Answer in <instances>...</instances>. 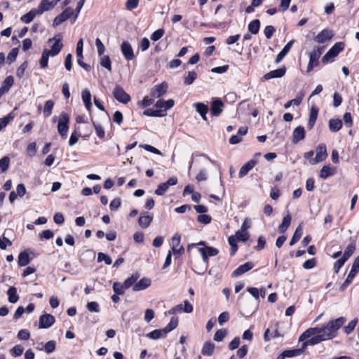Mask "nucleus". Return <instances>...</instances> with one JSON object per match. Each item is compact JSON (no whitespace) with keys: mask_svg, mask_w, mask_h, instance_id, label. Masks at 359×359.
Instances as JSON below:
<instances>
[{"mask_svg":"<svg viewBox=\"0 0 359 359\" xmlns=\"http://www.w3.org/2000/svg\"><path fill=\"white\" fill-rule=\"evenodd\" d=\"M292 217L288 213L283 219L282 223L278 226V231L280 233H284L291 223Z\"/></svg>","mask_w":359,"mask_h":359,"instance_id":"nucleus-34","label":"nucleus"},{"mask_svg":"<svg viewBox=\"0 0 359 359\" xmlns=\"http://www.w3.org/2000/svg\"><path fill=\"white\" fill-rule=\"evenodd\" d=\"M167 89L168 84L165 82H163L153 88L151 95L155 97H160L166 93Z\"/></svg>","mask_w":359,"mask_h":359,"instance_id":"nucleus-18","label":"nucleus"},{"mask_svg":"<svg viewBox=\"0 0 359 359\" xmlns=\"http://www.w3.org/2000/svg\"><path fill=\"white\" fill-rule=\"evenodd\" d=\"M55 319L51 314L41 315L39 320V327L40 329H47L51 327L55 323Z\"/></svg>","mask_w":359,"mask_h":359,"instance_id":"nucleus-12","label":"nucleus"},{"mask_svg":"<svg viewBox=\"0 0 359 359\" xmlns=\"http://www.w3.org/2000/svg\"><path fill=\"white\" fill-rule=\"evenodd\" d=\"M223 107L224 103L221 100L217 99L214 100L210 107L211 114L215 116H219L222 113Z\"/></svg>","mask_w":359,"mask_h":359,"instance_id":"nucleus-19","label":"nucleus"},{"mask_svg":"<svg viewBox=\"0 0 359 359\" xmlns=\"http://www.w3.org/2000/svg\"><path fill=\"white\" fill-rule=\"evenodd\" d=\"M305 138V130L302 126L297 127L292 133V142L297 143Z\"/></svg>","mask_w":359,"mask_h":359,"instance_id":"nucleus-23","label":"nucleus"},{"mask_svg":"<svg viewBox=\"0 0 359 359\" xmlns=\"http://www.w3.org/2000/svg\"><path fill=\"white\" fill-rule=\"evenodd\" d=\"M196 77H197L196 72H195L194 71L189 72L188 75L184 78V82L186 85H191L193 83V82L196 79Z\"/></svg>","mask_w":359,"mask_h":359,"instance_id":"nucleus-53","label":"nucleus"},{"mask_svg":"<svg viewBox=\"0 0 359 359\" xmlns=\"http://www.w3.org/2000/svg\"><path fill=\"white\" fill-rule=\"evenodd\" d=\"M36 15H40L36 8H32L29 12L23 15L20 20L25 23H30Z\"/></svg>","mask_w":359,"mask_h":359,"instance_id":"nucleus-31","label":"nucleus"},{"mask_svg":"<svg viewBox=\"0 0 359 359\" xmlns=\"http://www.w3.org/2000/svg\"><path fill=\"white\" fill-rule=\"evenodd\" d=\"M177 183V178L175 177H170L165 182L160 184L157 189L155 190L154 194L158 196L163 195L168 189L170 186L176 185Z\"/></svg>","mask_w":359,"mask_h":359,"instance_id":"nucleus-10","label":"nucleus"},{"mask_svg":"<svg viewBox=\"0 0 359 359\" xmlns=\"http://www.w3.org/2000/svg\"><path fill=\"white\" fill-rule=\"evenodd\" d=\"M276 29L271 25L266 26L264 29V33L266 39H270L274 34Z\"/></svg>","mask_w":359,"mask_h":359,"instance_id":"nucleus-63","label":"nucleus"},{"mask_svg":"<svg viewBox=\"0 0 359 359\" xmlns=\"http://www.w3.org/2000/svg\"><path fill=\"white\" fill-rule=\"evenodd\" d=\"M153 220V215L147 212L141 213L138 219L139 225L143 228H147Z\"/></svg>","mask_w":359,"mask_h":359,"instance_id":"nucleus-16","label":"nucleus"},{"mask_svg":"<svg viewBox=\"0 0 359 359\" xmlns=\"http://www.w3.org/2000/svg\"><path fill=\"white\" fill-rule=\"evenodd\" d=\"M254 267V264L248 262L245 263L244 264L238 266L233 272L232 276H241L245 272H248V271L251 270Z\"/></svg>","mask_w":359,"mask_h":359,"instance_id":"nucleus-21","label":"nucleus"},{"mask_svg":"<svg viewBox=\"0 0 359 359\" xmlns=\"http://www.w3.org/2000/svg\"><path fill=\"white\" fill-rule=\"evenodd\" d=\"M95 46L97 47L99 56H102L105 50V47L99 38H97L95 40Z\"/></svg>","mask_w":359,"mask_h":359,"instance_id":"nucleus-59","label":"nucleus"},{"mask_svg":"<svg viewBox=\"0 0 359 359\" xmlns=\"http://www.w3.org/2000/svg\"><path fill=\"white\" fill-rule=\"evenodd\" d=\"M62 40V35L61 34H57L53 38L48 40V43H53V44L50 50L44 49L42 53L41 58L39 62L41 68L47 67L50 56L54 57L61 51L63 47Z\"/></svg>","mask_w":359,"mask_h":359,"instance_id":"nucleus-1","label":"nucleus"},{"mask_svg":"<svg viewBox=\"0 0 359 359\" xmlns=\"http://www.w3.org/2000/svg\"><path fill=\"white\" fill-rule=\"evenodd\" d=\"M294 42V40H291L284 46V48L278 54V55L276 57V63L280 62L283 59V57L287 54V53L290 50Z\"/></svg>","mask_w":359,"mask_h":359,"instance_id":"nucleus-28","label":"nucleus"},{"mask_svg":"<svg viewBox=\"0 0 359 359\" xmlns=\"http://www.w3.org/2000/svg\"><path fill=\"white\" fill-rule=\"evenodd\" d=\"M57 5L56 1L49 0H41L38 8H36L40 15L44 12L48 11Z\"/></svg>","mask_w":359,"mask_h":359,"instance_id":"nucleus-15","label":"nucleus"},{"mask_svg":"<svg viewBox=\"0 0 359 359\" xmlns=\"http://www.w3.org/2000/svg\"><path fill=\"white\" fill-rule=\"evenodd\" d=\"M323 341H325V339H323L322 335L320 334H316V335L312 337L309 340H308L307 341H305L304 343H307V345L308 344L315 345V344H317Z\"/></svg>","mask_w":359,"mask_h":359,"instance_id":"nucleus-50","label":"nucleus"},{"mask_svg":"<svg viewBox=\"0 0 359 359\" xmlns=\"http://www.w3.org/2000/svg\"><path fill=\"white\" fill-rule=\"evenodd\" d=\"M83 39H80L78 41L77 45H76V55L79 57V59L77 60V63L80 67H81L86 71H90V66L86 63H84L82 60V59L83 57Z\"/></svg>","mask_w":359,"mask_h":359,"instance_id":"nucleus-13","label":"nucleus"},{"mask_svg":"<svg viewBox=\"0 0 359 359\" xmlns=\"http://www.w3.org/2000/svg\"><path fill=\"white\" fill-rule=\"evenodd\" d=\"M144 114L148 116H163L165 115V114L162 113V110L159 109H147L144 111Z\"/></svg>","mask_w":359,"mask_h":359,"instance_id":"nucleus-45","label":"nucleus"},{"mask_svg":"<svg viewBox=\"0 0 359 359\" xmlns=\"http://www.w3.org/2000/svg\"><path fill=\"white\" fill-rule=\"evenodd\" d=\"M121 50L127 60H131L134 58L133 48L128 41H123L121 43Z\"/></svg>","mask_w":359,"mask_h":359,"instance_id":"nucleus-17","label":"nucleus"},{"mask_svg":"<svg viewBox=\"0 0 359 359\" xmlns=\"http://www.w3.org/2000/svg\"><path fill=\"white\" fill-rule=\"evenodd\" d=\"M151 285V280L148 278H142L137 283H135L133 287V290L134 291H140L143 290L146 288H147Z\"/></svg>","mask_w":359,"mask_h":359,"instance_id":"nucleus-30","label":"nucleus"},{"mask_svg":"<svg viewBox=\"0 0 359 359\" xmlns=\"http://www.w3.org/2000/svg\"><path fill=\"white\" fill-rule=\"evenodd\" d=\"M322 54V51L320 48H318L316 50H313L309 56V62L310 63H314L317 65V62L318 59L320 58V55Z\"/></svg>","mask_w":359,"mask_h":359,"instance_id":"nucleus-42","label":"nucleus"},{"mask_svg":"<svg viewBox=\"0 0 359 359\" xmlns=\"http://www.w3.org/2000/svg\"><path fill=\"white\" fill-rule=\"evenodd\" d=\"M24 351V348L21 345H16L13 346L10 352L13 357L20 356Z\"/></svg>","mask_w":359,"mask_h":359,"instance_id":"nucleus-51","label":"nucleus"},{"mask_svg":"<svg viewBox=\"0 0 359 359\" xmlns=\"http://www.w3.org/2000/svg\"><path fill=\"white\" fill-rule=\"evenodd\" d=\"M196 111L201 116L204 121H207L206 114L208 111V107L202 102H196L194 104Z\"/></svg>","mask_w":359,"mask_h":359,"instance_id":"nucleus-27","label":"nucleus"},{"mask_svg":"<svg viewBox=\"0 0 359 359\" xmlns=\"http://www.w3.org/2000/svg\"><path fill=\"white\" fill-rule=\"evenodd\" d=\"M7 294L8 296V301L11 303H13V304L16 303L19 299V297L17 294V290L14 287H11L8 289V290L7 292Z\"/></svg>","mask_w":359,"mask_h":359,"instance_id":"nucleus-38","label":"nucleus"},{"mask_svg":"<svg viewBox=\"0 0 359 359\" xmlns=\"http://www.w3.org/2000/svg\"><path fill=\"white\" fill-rule=\"evenodd\" d=\"M236 243L237 238L235 236H231L229 238V243L231 246V255H233L238 250Z\"/></svg>","mask_w":359,"mask_h":359,"instance_id":"nucleus-49","label":"nucleus"},{"mask_svg":"<svg viewBox=\"0 0 359 359\" xmlns=\"http://www.w3.org/2000/svg\"><path fill=\"white\" fill-rule=\"evenodd\" d=\"M146 336L151 339H158L161 337H165L166 336V333L163 329L155 330L147 334Z\"/></svg>","mask_w":359,"mask_h":359,"instance_id":"nucleus-36","label":"nucleus"},{"mask_svg":"<svg viewBox=\"0 0 359 359\" xmlns=\"http://www.w3.org/2000/svg\"><path fill=\"white\" fill-rule=\"evenodd\" d=\"M226 334V331L225 330H222V329L218 330L215 332L213 339L215 341H221L225 337Z\"/></svg>","mask_w":359,"mask_h":359,"instance_id":"nucleus-57","label":"nucleus"},{"mask_svg":"<svg viewBox=\"0 0 359 359\" xmlns=\"http://www.w3.org/2000/svg\"><path fill=\"white\" fill-rule=\"evenodd\" d=\"M102 261H104L107 265L111 264L112 262L111 258L108 255L103 252H99L97 255V262H100Z\"/></svg>","mask_w":359,"mask_h":359,"instance_id":"nucleus-60","label":"nucleus"},{"mask_svg":"<svg viewBox=\"0 0 359 359\" xmlns=\"http://www.w3.org/2000/svg\"><path fill=\"white\" fill-rule=\"evenodd\" d=\"M86 308L90 312H100V306L96 302H90L86 304Z\"/></svg>","mask_w":359,"mask_h":359,"instance_id":"nucleus-55","label":"nucleus"},{"mask_svg":"<svg viewBox=\"0 0 359 359\" xmlns=\"http://www.w3.org/2000/svg\"><path fill=\"white\" fill-rule=\"evenodd\" d=\"M113 95L118 102L123 104H127L130 101V96L120 86L115 87L113 90Z\"/></svg>","mask_w":359,"mask_h":359,"instance_id":"nucleus-9","label":"nucleus"},{"mask_svg":"<svg viewBox=\"0 0 359 359\" xmlns=\"http://www.w3.org/2000/svg\"><path fill=\"white\" fill-rule=\"evenodd\" d=\"M193 311V306L187 301H184L183 304H178L168 311L169 314H176L182 312L190 313Z\"/></svg>","mask_w":359,"mask_h":359,"instance_id":"nucleus-8","label":"nucleus"},{"mask_svg":"<svg viewBox=\"0 0 359 359\" xmlns=\"http://www.w3.org/2000/svg\"><path fill=\"white\" fill-rule=\"evenodd\" d=\"M358 318H354L353 320H351L347 325L344 327V330L346 332V334H349L355 329L358 323Z\"/></svg>","mask_w":359,"mask_h":359,"instance_id":"nucleus-47","label":"nucleus"},{"mask_svg":"<svg viewBox=\"0 0 359 359\" xmlns=\"http://www.w3.org/2000/svg\"><path fill=\"white\" fill-rule=\"evenodd\" d=\"M318 107L316 106H312L311 108L309 119V123H308V126H309V129H311L314 126L315 123L317 119V117H318Z\"/></svg>","mask_w":359,"mask_h":359,"instance_id":"nucleus-29","label":"nucleus"},{"mask_svg":"<svg viewBox=\"0 0 359 359\" xmlns=\"http://www.w3.org/2000/svg\"><path fill=\"white\" fill-rule=\"evenodd\" d=\"M319 332L320 331L318 330V327H311V328L306 330L304 332H303L300 335V337L299 338V341H303L305 339L312 337L314 335H316V334H318Z\"/></svg>","mask_w":359,"mask_h":359,"instance_id":"nucleus-32","label":"nucleus"},{"mask_svg":"<svg viewBox=\"0 0 359 359\" xmlns=\"http://www.w3.org/2000/svg\"><path fill=\"white\" fill-rule=\"evenodd\" d=\"M69 118V115L67 113H62L59 117L57 131L63 137H66L67 135Z\"/></svg>","mask_w":359,"mask_h":359,"instance_id":"nucleus-3","label":"nucleus"},{"mask_svg":"<svg viewBox=\"0 0 359 359\" xmlns=\"http://www.w3.org/2000/svg\"><path fill=\"white\" fill-rule=\"evenodd\" d=\"M100 65L107 69L108 70H111V60L109 56H100Z\"/></svg>","mask_w":359,"mask_h":359,"instance_id":"nucleus-54","label":"nucleus"},{"mask_svg":"<svg viewBox=\"0 0 359 359\" xmlns=\"http://www.w3.org/2000/svg\"><path fill=\"white\" fill-rule=\"evenodd\" d=\"M286 72V69L285 67L278 68L277 69L271 71L268 73H266L264 78L266 80H269L271 79H276V78H281L283 77Z\"/></svg>","mask_w":359,"mask_h":359,"instance_id":"nucleus-20","label":"nucleus"},{"mask_svg":"<svg viewBox=\"0 0 359 359\" xmlns=\"http://www.w3.org/2000/svg\"><path fill=\"white\" fill-rule=\"evenodd\" d=\"M306 346H307V343H303L302 346L300 348L285 351L284 355H286V357H288V358L296 357V356L300 355L304 353Z\"/></svg>","mask_w":359,"mask_h":359,"instance_id":"nucleus-26","label":"nucleus"},{"mask_svg":"<svg viewBox=\"0 0 359 359\" xmlns=\"http://www.w3.org/2000/svg\"><path fill=\"white\" fill-rule=\"evenodd\" d=\"M334 36L332 30L325 29L322 30L315 38L314 40L318 43H323L330 40Z\"/></svg>","mask_w":359,"mask_h":359,"instance_id":"nucleus-14","label":"nucleus"},{"mask_svg":"<svg viewBox=\"0 0 359 359\" xmlns=\"http://www.w3.org/2000/svg\"><path fill=\"white\" fill-rule=\"evenodd\" d=\"M336 169L330 165H324L320 171V177L325 180L328 177L332 176L336 173Z\"/></svg>","mask_w":359,"mask_h":359,"instance_id":"nucleus-22","label":"nucleus"},{"mask_svg":"<svg viewBox=\"0 0 359 359\" xmlns=\"http://www.w3.org/2000/svg\"><path fill=\"white\" fill-rule=\"evenodd\" d=\"M257 161L255 160H250L244 164L241 168L240 169L238 177L240 178L243 177L245 175L248 174V172L251 170L255 165H256Z\"/></svg>","mask_w":359,"mask_h":359,"instance_id":"nucleus-24","label":"nucleus"},{"mask_svg":"<svg viewBox=\"0 0 359 359\" xmlns=\"http://www.w3.org/2000/svg\"><path fill=\"white\" fill-rule=\"evenodd\" d=\"M359 271V256L354 260L351 269L344 283L341 286V290H344L353 280V278Z\"/></svg>","mask_w":359,"mask_h":359,"instance_id":"nucleus-6","label":"nucleus"},{"mask_svg":"<svg viewBox=\"0 0 359 359\" xmlns=\"http://www.w3.org/2000/svg\"><path fill=\"white\" fill-rule=\"evenodd\" d=\"M260 27V22L259 20L256 19L250 22L248 25V31L251 32L252 34H256L259 32Z\"/></svg>","mask_w":359,"mask_h":359,"instance_id":"nucleus-39","label":"nucleus"},{"mask_svg":"<svg viewBox=\"0 0 359 359\" xmlns=\"http://www.w3.org/2000/svg\"><path fill=\"white\" fill-rule=\"evenodd\" d=\"M302 226L301 224H299L295 231H294V233L290 242V245L292 246L296 242H297L300 238L302 237Z\"/></svg>","mask_w":359,"mask_h":359,"instance_id":"nucleus-41","label":"nucleus"},{"mask_svg":"<svg viewBox=\"0 0 359 359\" xmlns=\"http://www.w3.org/2000/svg\"><path fill=\"white\" fill-rule=\"evenodd\" d=\"M140 147L149 152L154 153L157 155H161V156L162 155V153L160 150H158V149H156L154 147L151 146L149 144H142V145H140Z\"/></svg>","mask_w":359,"mask_h":359,"instance_id":"nucleus-61","label":"nucleus"},{"mask_svg":"<svg viewBox=\"0 0 359 359\" xmlns=\"http://www.w3.org/2000/svg\"><path fill=\"white\" fill-rule=\"evenodd\" d=\"M29 257L27 252H22L18 256V264L20 266H27L29 263Z\"/></svg>","mask_w":359,"mask_h":359,"instance_id":"nucleus-40","label":"nucleus"},{"mask_svg":"<svg viewBox=\"0 0 359 359\" xmlns=\"http://www.w3.org/2000/svg\"><path fill=\"white\" fill-rule=\"evenodd\" d=\"M126 290V288L123 287V283H114L113 285V290L118 295L123 294Z\"/></svg>","mask_w":359,"mask_h":359,"instance_id":"nucleus-56","label":"nucleus"},{"mask_svg":"<svg viewBox=\"0 0 359 359\" xmlns=\"http://www.w3.org/2000/svg\"><path fill=\"white\" fill-rule=\"evenodd\" d=\"M81 97L86 109L90 111L92 107L91 95L90 91L88 89L83 90L82 91Z\"/></svg>","mask_w":359,"mask_h":359,"instance_id":"nucleus-35","label":"nucleus"},{"mask_svg":"<svg viewBox=\"0 0 359 359\" xmlns=\"http://www.w3.org/2000/svg\"><path fill=\"white\" fill-rule=\"evenodd\" d=\"M139 0H127L126 2V8L132 11L138 6Z\"/></svg>","mask_w":359,"mask_h":359,"instance_id":"nucleus-62","label":"nucleus"},{"mask_svg":"<svg viewBox=\"0 0 359 359\" xmlns=\"http://www.w3.org/2000/svg\"><path fill=\"white\" fill-rule=\"evenodd\" d=\"M328 154L325 144H319L316 148V156L314 158L310 160L311 165H315L319 162L323 161L327 157Z\"/></svg>","mask_w":359,"mask_h":359,"instance_id":"nucleus-7","label":"nucleus"},{"mask_svg":"<svg viewBox=\"0 0 359 359\" xmlns=\"http://www.w3.org/2000/svg\"><path fill=\"white\" fill-rule=\"evenodd\" d=\"M355 247L354 244L351 243V244L348 245V246L346 247V248L344 251V253L342 257L344 259H345L346 260H347L353 254V252H355Z\"/></svg>","mask_w":359,"mask_h":359,"instance_id":"nucleus-46","label":"nucleus"},{"mask_svg":"<svg viewBox=\"0 0 359 359\" xmlns=\"http://www.w3.org/2000/svg\"><path fill=\"white\" fill-rule=\"evenodd\" d=\"M10 164V158L8 156H4L0 159V169L1 172H6Z\"/></svg>","mask_w":359,"mask_h":359,"instance_id":"nucleus-48","label":"nucleus"},{"mask_svg":"<svg viewBox=\"0 0 359 359\" xmlns=\"http://www.w3.org/2000/svg\"><path fill=\"white\" fill-rule=\"evenodd\" d=\"M178 324V319L177 318H172L170 323L167 325L165 327L163 328L166 334L173 330Z\"/></svg>","mask_w":359,"mask_h":359,"instance_id":"nucleus-44","label":"nucleus"},{"mask_svg":"<svg viewBox=\"0 0 359 359\" xmlns=\"http://www.w3.org/2000/svg\"><path fill=\"white\" fill-rule=\"evenodd\" d=\"M344 48V43L343 42L336 43L323 57L322 62L327 63L330 59L337 57L339 53Z\"/></svg>","mask_w":359,"mask_h":359,"instance_id":"nucleus-4","label":"nucleus"},{"mask_svg":"<svg viewBox=\"0 0 359 359\" xmlns=\"http://www.w3.org/2000/svg\"><path fill=\"white\" fill-rule=\"evenodd\" d=\"M174 105V100L170 99L167 101H164L163 100H158L155 104V107L157 109H160L163 111H165L168 109H170Z\"/></svg>","mask_w":359,"mask_h":359,"instance_id":"nucleus-25","label":"nucleus"},{"mask_svg":"<svg viewBox=\"0 0 359 359\" xmlns=\"http://www.w3.org/2000/svg\"><path fill=\"white\" fill-rule=\"evenodd\" d=\"M198 250L201 255L203 262L205 264V270L208 268V257L216 256L219 253V250L217 248L211 246H205L199 248Z\"/></svg>","mask_w":359,"mask_h":359,"instance_id":"nucleus-5","label":"nucleus"},{"mask_svg":"<svg viewBox=\"0 0 359 359\" xmlns=\"http://www.w3.org/2000/svg\"><path fill=\"white\" fill-rule=\"evenodd\" d=\"M345 322L346 318L344 317H339L335 320H331L325 326L321 327H318V330L320 331L318 334L322 335L325 341L331 339L336 337L337 330Z\"/></svg>","mask_w":359,"mask_h":359,"instance_id":"nucleus-2","label":"nucleus"},{"mask_svg":"<svg viewBox=\"0 0 359 359\" xmlns=\"http://www.w3.org/2000/svg\"><path fill=\"white\" fill-rule=\"evenodd\" d=\"M215 346L210 341H207L203 344L201 353L203 355L210 356L213 354Z\"/></svg>","mask_w":359,"mask_h":359,"instance_id":"nucleus-33","label":"nucleus"},{"mask_svg":"<svg viewBox=\"0 0 359 359\" xmlns=\"http://www.w3.org/2000/svg\"><path fill=\"white\" fill-rule=\"evenodd\" d=\"M14 79L13 76H7L5 80L3 82V85L1 86L2 88H4V90L8 92L11 87L13 85Z\"/></svg>","mask_w":359,"mask_h":359,"instance_id":"nucleus-52","label":"nucleus"},{"mask_svg":"<svg viewBox=\"0 0 359 359\" xmlns=\"http://www.w3.org/2000/svg\"><path fill=\"white\" fill-rule=\"evenodd\" d=\"M74 13V10L71 7H67L62 13L57 15L54 20L53 25L57 27L69 19Z\"/></svg>","mask_w":359,"mask_h":359,"instance_id":"nucleus-11","label":"nucleus"},{"mask_svg":"<svg viewBox=\"0 0 359 359\" xmlns=\"http://www.w3.org/2000/svg\"><path fill=\"white\" fill-rule=\"evenodd\" d=\"M342 127V121L340 119H330L329 121V128L332 132H337Z\"/></svg>","mask_w":359,"mask_h":359,"instance_id":"nucleus-37","label":"nucleus"},{"mask_svg":"<svg viewBox=\"0 0 359 359\" xmlns=\"http://www.w3.org/2000/svg\"><path fill=\"white\" fill-rule=\"evenodd\" d=\"M238 241H242L243 242L246 241L249 238V234L248 232L238 231L234 236Z\"/></svg>","mask_w":359,"mask_h":359,"instance_id":"nucleus-58","label":"nucleus"},{"mask_svg":"<svg viewBox=\"0 0 359 359\" xmlns=\"http://www.w3.org/2000/svg\"><path fill=\"white\" fill-rule=\"evenodd\" d=\"M54 104V102L50 100L46 102L43 107V114L46 117H49L50 116Z\"/></svg>","mask_w":359,"mask_h":359,"instance_id":"nucleus-43","label":"nucleus"},{"mask_svg":"<svg viewBox=\"0 0 359 359\" xmlns=\"http://www.w3.org/2000/svg\"><path fill=\"white\" fill-rule=\"evenodd\" d=\"M44 348L47 353H51L55 350V342L54 341H48Z\"/></svg>","mask_w":359,"mask_h":359,"instance_id":"nucleus-64","label":"nucleus"}]
</instances>
